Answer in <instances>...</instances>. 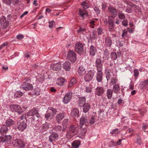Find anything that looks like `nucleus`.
I'll return each instance as SVG.
<instances>
[{
  "instance_id": "1",
  "label": "nucleus",
  "mask_w": 148,
  "mask_h": 148,
  "mask_svg": "<svg viewBox=\"0 0 148 148\" xmlns=\"http://www.w3.org/2000/svg\"><path fill=\"white\" fill-rule=\"evenodd\" d=\"M78 132V126L77 125H71L66 134V137L71 139L74 136L77 134Z\"/></svg>"
},
{
  "instance_id": "2",
  "label": "nucleus",
  "mask_w": 148,
  "mask_h": 148,
  "mask_svg": "<svg viewBox=\"0 0 148 148\" xmlns=\"http://www.w3.org/2000/svg\"><path fill=\"white\" fill-rule=\"evenodd\" d=\"M88 121L87 119H85L84 117L81 118L80 120V126L81 128L83 130L82 133H81V135H83L86 132L85 127L88 124Z\"/></svg>"
},
{
  "instance_id": "3",
  "label": "nucleus",
  "mask_w": 148,
  "mask_h": 148,
  "mask_svg": "<svg viewBox=\"0 0 148 148\" xmlns=\"http://www.w3.org/2000/svg\"><path fill=\"white\" fill-rule=\"evenodd\" d=\"M104 23L105 25H107L108 27V30L110 32H113L114 30V25L113 19L110 17H108V20L104 21Z\"/></svg>"
},
{
  "instance_id": "4",
  "label": "nucleus",
  "mask_w": 148,
  "mask_h": 148,
  "mask_svg": "<svg viewBox=\"0 0 148 148\" xmlns=\"http://www.w3.org/2000/svg\"><path fill=\"white\" fill-rule=\"evenodd\" d=\"M12 143L13 146L16 148H23L25 146L23 141L20 139L13 140Z\"/></svg>"
},
{
  "instance_id": "5",
  "label": "nucleus",
  "mask_w": 148,
  "mask_h": 148,
  "mask_svg": "<svg viewBox=\"0 0 148 148\" xmlns=\"http://www.w3.org/2000/svg\"><path fill=\"white\" fill-rule=\"evenodd\" d=\"M10 108L12 112H16L19 114H21L23 112L21 107L18 105H12Z\"/></svg>"
},
{
  "instance_id": "6",
  "label": "nucleus",
  "mask_w": 148,
  "mask_h": 148,
  "mask_svg": "<svg viewBox=\"0 0 148 148\" xmlns=\"http://www.w3.org/2000/svg\"><path fill=\"white\" fill-rule=\"evenodd\" d=\"M95 71L93 70H90L85 74L84 77V79L86 82H89L93 78L95 74Z\"/></svg>"
},
{
  "instance_id": "7",
  "label": "nucleus",
  "mask_w": 148,
  "mask_h": 148,
  "mask_svg": "<svg viewBox=\"0 0 148 148\" xmlns=\"http://www.w3.org/2000/svg\"><path fill=\"white\" fill-rule=\"evenodd\" d=\"M108 10L109 14L110 15V16L109 17L112 18L116 17L117 13L116 9L112 6H109L108 8Z\"/></svg>"
},
{
  "instance_id": "8",
  "label": "nucleus",
  "mask_w": 148,
  "mask_h": 148,
  "mask_svg": "<svg viewBox=\"0 0 148 148\" xmlns=\"http://www.w3.org/2000/svg\"><path fill=\"white\" fill-rule=\"evenodd\" d=\"M26 123L24 121L17 122V128L20 131L23 132L26 127Z\"/></svg>"
},
{
  "instance_id": "9",
  "label": "nucleus",
  "mask_w": 148,
  "mask_h": 148,
  "mask_svg": "<svg viewBox=\"0 0 148 148\" xmlns=\"http://www.w3.org/2000/svg\"><path fill=\"white\" fill-rule=\"evenodd\" d=\"M67 58L71 62H74L76 60V55L74 51H70L68 54Z\"/></svg>"
},
{
  "instance_id": "10",
  "label": "nucleus",
  "mask_w": 148,
  "mask_h": 148,
  "mask_svg": "<svg viewBox=\"0 0 148 148\" xmlns=\"http://www.w3.org/2000/svg\"><path fill=\"white\" fill-rule=\"evenodd\" d=\"M21 88L24 90H27L32 89L33 87L32 85L30 83L24 82L21 85Z\"/></svg>"
},
{
  "instance_id": "11",
  "label": "nucleus",
  "mask_w": 148,
  "mask_h": 148,
  "mask_svg": "<svg viewBox=\"0 0 148 148\" xmlns=\"http://www.w3.org/2000/svg\"><path fill=\"white\" fill-rule=\"evenodd\" d=\"M72 92H69L67 93L63 98V101L64 103L66 104L68 103L71 99Z\"/></svg>"
},
{
  "instance_id": "12",
  "label": "nucleus",
  "mask_w": 148,
  "mask_h": 148,
  "mask_svg": "<svg viewBox=\"0 0 148 148\" xmlns=\"http://www.w3.org/2000/svg\"><path fill=\"white\" fill-rule=\"evenodd\" d=\"M75 49L76 51L80 54L83 51V46L82 44L77 42L75 45Z\"/></svg>"
},
{
  "instance_id": "13",
  "label": "nucleus",
  "mask_w": 148,
  "mask_h": 148,
  "mask_svg": "<svg viewBox=\"0 0 148 148\" xmlns=\"http://www.w3.org/2000/svg\"><path fill=\"white\" fill-rule=\"evenodd\" d=\"M8 22L6 21L5 18L4 16H2L0 19V23L2 27L4 28H7L8 25Z\"/></svg>"
},
{
  "instance_id": "14",
  "label": "nucleus",
  "mask_w": 148,
  "mask_h": 148,
  "mask_svg": "<svg viewBox=\"0 0 148 148\" xmlns=\"http://www.w3.org/2000/svg\"><path fill=\"white\" fill-rule=\"evenodd\" d=\"M97 72L96 74V79L99 82H102L103 78V73L102 72L103 69L97 70Z\"/></svg>"
},
{
  "instance_id": "15",
  "label": "nucleus",
  "mask_w": 148,
  "mask_h": 148,
  "mask_svg": "<svg viewBox=\"0 0 148 148\" xmlns=\"http://www.w3.org/2000/svg\"><path fill=\"white\" fill-rule=\"evenodd\" d=\"M78 14L79 16L82 18V19H84L86 17L88 16V13L85 10L80 9L79 10Z\"/></svg>"
},
{
  "instance_id": "16",
  "label": "nucleus",
  "mask_w": 148,
  "mask_h": 148,
  "mask_svg": "<svg viewBox=\"0 0 148 148\" xmlns=\"http://www.w3.org/2000/svg\"><path fill=\"white\" fill-rule=\"evenodd\" d=\"M64 117V114L63 112H60L58 114L56 117V120L58 123L62 120Z\"/></svg>"
},
{
  "instance_id": "17",
  "label": "nucleus",
  "mask_w": 148,
  "mask_h": 148,
  "mask_svg": "<svg viewBox=\"0 0 148 148\" xmlns=\"http://www.w3.org/2000/svg\"><path fill=\"white\" fill-rule=\"evenodd\" d=\"M50 67L52 69L55 71H58L61 69V66L59 63L52 64L51 65Z\"/></svg>"
},
{
  "instance_id": "18",
  "label": "nucleus",
  "mask_w": 148,
  "mask_h": 148,
  "mask_svg": "<svg viewBox=\"0 0 148 148\" xmlns=\"http://www.w3.org/2000/svg\"><path fill=\"white\" fill-rule=\"evenodd\" d=\"M79 113V111L76 108H75L73 109L71 111V115L72 117L75 119L78 117Z\"/></svg>"
},
{
  "instance_id": "19",
  "label": "nucleus",
  "mask_w": 148,
  "mask_h": 148,
  "mask_svg": "<svg viewBox=\"0 0 148 148\" xmlns=\"http://www.w3.org/2000/svg\"><path fill=\"white\" fill-rule=\"evenodd\" d=\"M103 92V90L101 87H98L95 90L96 94L98 96L101 95Z\"/></svg>"
},
{
  "instance_id": "20",
  "label": "nucleus",
  "mask_w": 148,
  "mask_h": 148,
  "mask_svg": "<svg viewBox=\"0 0 148 148\" xmlns=\"http://www.w3.org/2000/svg\"><path fill=\"white\" fill-rule=\"evenodd\" d=\"M95 62L97 70L103 69L102 64L100 60L98 58L97 59Z\"/></svg>"
},
{
  "instance_id": "21",
  "label": "nucleus",
  "mask_w": 148,
  "mask_h": 148,
  "mask_svg": "<svg viewBox=\"0 0 148 148\" xmlns=\"http://www.w3.org/2000/svg\"><path fill=\"white\" fill-rule=\"evenodd\" d=\"M65 79H64L60 77L57 79L56 80V83L59 86H62L64 83Z\"/></svg>"
},
{
  "instance_id": "22",
  "label": "nucleus",
  "mask_w": 148,
  "mask_h": 148,
  "mask_svg": "<svg viewBox=\"0 0 148 148\" xmlns=\"http://www.w3.org/2000/svg\"><path fill=\"white\" fill-rule=\"evenodd\" d=\"M97 52V50L95 47L92 45L90 46V53L91 56H94Z\"/></svg>"
},
{
  "instance_id": "23",
  "label": "nucleus",
  "mask_w": 148,
  "mask_h": 148,
  "mask_svg": "<svg viewBox=\"0 0 148 148\" xmlns=\"http://www.w3.org/2000/svg\"><path fill=\"white\" fill-rule=\"evenodd\" d=\"M47 112H49L50 114L53 117L57 113V110L52 107H51L48 109Z\"/></svg>"
},
{
  "instance_id": "24",
  "label": "nucleus",
  "mask_w": 148,
  "mask_h": 148,
  "mask_svg": "<svg viewBox=\"0 0 148 148\" xmlns=\"http://www.w3.org/2000/svg\"><path fill=\"white\" fill-rule=\"evenodd\" d=\"M81 145V142L79 140L73 141L72 143L71 146L73 148H78Z\"/></svg>"
},
{
  "instance_id": "25",
  "label": "nucleus",
  "mask_w": 148,
  "mask_h": 148,
  "mask_svg": "<svg viewBox=\"0 0 148 148\" xmlns=\"http://www.w3.org/2000/svg\"><path fill=\"white\" fill-rule=\"evenodd\" d=\"M113 90L114 93L117 94L119 92L120 88L118 84H115L113 87Z\"/></svg>"
},
{
  "instance_id": "26",
  "label": "nucleus",
  "mask_w": 148,
  "mask_h": 148,
  "mask_svg": "<svg viewBox=\"0 0 148 148\" xmlns=\"http://www.w3.org/2000/svg\"><path fill=\"white\" fill-rule=\"evenodd\" d=\"M86 99L84 97H81L79 98V106L80 107H82L86 103Z\"/></svg>"
},
{
  "instance_id": "27",
  "label": "nucleus",
  "mask_w": 148,
  "mask_h": 148,
  "mask_svg": "<svg viewBox=\"0 0 148 148\" xmlns=\"http://www.w3.org/2000/svg\"><path fill=\"white\" fill-rule=\"evenodd\" d=\"M8 126L6 125H3L1 127L0 130V132L2 134H6L8 130Z\"/></svg>"
},
{
  "instance_id": "28",
  "label": "nucleus",
  "mask_w": 148,
  "mask_h": 148,
  "mask_svg": "<svg viewBox=\"0 0 148 148\" xmlns=\"http://www.w3.org/2000/svg\"><path fill=\"white\" fill-rule=\"evenodd\" d=\"M15 123L14 121L10 119H7L5 121V124L8 127H10V126L14 125Z\"/></svg>"
},
{
  "instance_id": "29",
  "label": "nucleus",
  "mask_w": 148,
  "mask_h": 148,
  "mask_svg": "<svg viewBox=\"0 0 148 148\" xmlns=\"http://www.w3.org/2000/svg\"><path fill=\"white\" fill-rule=\"evenodd\" d=\"M82 107H83V112L86 113L88 112L90 109V105L88 103H86Z\"/></svg>"
},
{
  "instance_id": "30",
  "label": "nucleus",
  "mask_w": 148,
  "mask_h": 148,
  "mask_svg": "<svg viewBox=\"0 0 148 148\" xmlns=\"http://www.w3.org/2000/svg\"><path fill=\"white\" fill-rule=\"evenodd\" d=\"M58 136V135L56 133L52 134L50 136L49 140L51 142H52L57 138Z\"/></svg>"
},
{
  "instance_id": "31",
  "label": "nucleus",
  "mask_w": 148,
  "mask_h": 148,
  "mask_svg": "<svg viewBox=\"0 0 148 148\" xmlns=\"http://www.w3.org/2000/svg\"><path fill=\"white\" fill-rule=\"evenodd\" d=\"M63 67L66 71H69L71 68L70 63L69 62H65L63 64Z\"/></svg>"
},
{
  "instance_id": "32",
  "label": "nucleus",
  "mask_w": 148,
  "mask_h": 148,
  "mask_svg": "<svg viewBox=\"0 0 148 148\" xmlns=\"http://www.w3.org/2000/svg\"><path fill=\"white\" fill-rule=\"evenodd\" d=\"M78 72L80 76H82L85 72V69L83 66H80L78 68Z\"/></svg>"
},
{
  "instance_id": "33",
  "label": "nucleus",
  "mask_w": 148,
  "mask_h": 148,
  "mask_svg": "<svg viewBox=\"0 0 148 148\" xmlns=\"http://www.w3.org/2000/svg\"><path fill=\"white\" fill-rule=\"evenodd\" d=\"M37 110L35 108H33L30 110L27 113L28 116H33L35 114L37 113Z\"/></svg>"
},
{
  "instance_id": "34",
  "label": "nucleus",
  "mask_w": 148,
  "mask_h": 148,
  "mask_svg": "<svg viewBox=\"0 0 148 148\" xmlns=\"http://www.w3.org/2000/svg\"><path fill=\"white\" fill-rule=\"evenodd\" d=\"M111 72L110 69H106L105 71V74L106 75V77L107 81L110 79L111 77L110 73Z\"/></svg>"
},
{
  "instance_id": "35",
  "label": "nucleus",
  "mask_w": 148,
  "mask_h": 148,
  "mask_svg": "<svg viewBox=\"0 0 148 148\" xmlns=\"http://www.w3.org/2000/svg\"><path fill=\"white\" fill-rule=\"evenodd\" d=\"M103 58L105 60H108L109 58V53L107 49H105L104 51V56Z\"/></svg>"
},
{
  "instance_id": "36",
  "label": "nucleus",
  "mask_w": 148,
  "mask_h": 148,
  "mask_svg": "<svg viewBox=\"0 0 148 148\" xmlns=\"http://www.w3.org/2000/svg\"><path fill=\"white\" fill-rule=\"evenodd\" d=\"M113 93V90L111 89H108L107 90V94L108 98L110 99L112 97Z\"/></svg>"
},
{
  "instance_id": "37",
  "label": "nucleus",
  "mask_w": 148,
  "mask_h": 148,
  "mask_svg": "<svg viewBox=\"0 0 148 148\" xmlns=\"http://www.w3.org/2000/svg\"><path fill=\"white\" fill-rule=\"evenodd\" d=\"M5 143L9 144L11 140V137L10 136H4Z\"/></svg>"
},
{
  "instance_id": "38",
  "label": "nucleus",
  "mask_w": 148,
  "mask_h": 148,
  "mask_svg": "<svg viewBox=\"0 0 148 148\" xmlns=\"http://www.w3.org/2000/svg\"><path fill=\"white\" fill-rule=\"evenodd\" d=\"M140 85L142 88H143L145 87L148 85V79H146L144 81H142L140 84Z\"/></svg>"
},
{
  "instance_id": "39",
  "label": "nucleus",
  "mask_w": 148,
  "mask_h": 148,
  "mask_svg": "<svg viewBox=\"0 0 148 148\" xmlns=\"http://www.w3.org/2000/svg\"><path fill=\"white\" fill-rule=\"evenodd\" d=\"M105 43L106 45L108 46H110L112 44V41L110 38H106L105 39Z\"/></svg>"
},
{
  "instance_id": "40",
  "label": "nucleus",
  "mask_w": 148,
  "mask_h": 148,
  "mask_svg": "<svg viewBox=\"0 0 148 148\" xmlns=\"http://www.w3.org/2000/svg\"><path fill=\"white\" fill-rule=\"evenodd\" d=\"M68 124V120L67 119H64L62 122V125L64 128L63 130H65Z\"/></svg>"
},
{
  "instance_id": "41",
  "label": "nucleus",
  "mask_w": 148,
  "mask_h": 148,
  "mask_svg": "<svg viewBox=\"0 0 148 148\" xmlns=\"http://www.w3.org/2000/svg\"><path fill=\"white\" fill-rule=\"evenodd\" d=\"M76 81L75 79L73 78L70 81L68 87H71L72 86L75 85L76 83Z\"/></svg>"
},
{
  "instance_id": "42",
  "label": "nucleus",
  "mask_w": 148,
  "mask_h": 148,
  "mask_svg": "<svg viewBox=\"0 0 148 148\" xmlns=\"http://www.w3.org/2000/svg\"><path fill=\"white\" fill-rule=\"evenodd\" d=\"M45 117L47 120H50L53 117L49 112H47V111L46 113L45 114Z\"/></svg>"
},
{
  "instance_id": "43",
  "label": "nucleus",
  "mask_w": 148,
  "mask_h": 148,
  "mask_svg": "<svg viewBox=\"0 0 148 148\" xmlns=\"http://www.w3.org/2000/svg\"><path fill=\"white\" fill-rule=\"evenodd\" d=\"M23 94V93L20 91H18L16 92L14 95L15 98H18L21 96Z\"/></svg>"
},
{
  "instance_id": "44",
  "label": "nucleus",
  "mask_w": 148,
  "mask_h": 148,
  "mask_svg": "<svg viewBox=\"0 0 148 148\" xmlns=\"http://www.w3.org/2000/svg\"><path fill=\"white\" fill-rule=\"evenodd\" d=\"M81 5L84 10H86L88 8V5L86 1L83 2L81 4Z\"/></svg>"
},
{
  "instance_id": "45",
  "label": "nucleus",
  "mask_w": 148,
  "mask_h": 148,
  "mask_svg": "<svg viewBox=\"0 0 148 148\" xmlns=\"http://www.w3.org/2000/svg\"><path fill=\"white\" fill-rule=\"evenodd\" d=\"M110 57L111 59L113 60H115L117 58V55L116 53L113 52L111 53Z\"/></svg>"
},
{
  "instance_id": "46",
  "label": "nucleus",
  "mask_w": 148,
  "mask_h": 148,
  "mask_svg": "<svg viewBox=\"0 0 148 148\" xmlns=\"http://www.w3.org/2000/svg\"><path fill=\"white\" fill-rule=\"evenodd\" d=\"M49 124L48 123H46L43 125L42 129L44 131L47 130L49 128Z\"/></svg>"
},
{
  "instance_id": "47",
  "label": "nucleus",
  "mask_w": 148,
  "mask_h": 148,
  "mask_svg": "<svg viewBox=\"0 0 148 148\" xmlns=\"http://www.w3.org/2000/svg\"><path fill=\"white\" fill-rule=\"evenodd\" d=\"M92 88L91 86L89 85L88 86L86 87L85 91L87 93L90 92L91 91Z\"/></svg>"
},
{
  "instance_id": "48",
  "label": "nucleus",
  "mask_w": 148,
  "mask_h": 148,
  "mask_svg": "<svg viewBox=\"0 0 148 148\" xmlns=\"http://www.w3.org/2000/svg\"><path fill=\"white\" fill-rule=\"evenodd\" d=\"M34 94L35 95L38 96L40 94V89L38 88H36L34 90Z\"/></svg>"
},
{
  "instance_id": "49",
  "label": "nucleus",
  "mask_w": 148,
  "mask_h": 148,
  "mask_svg": "<svg viewBox=\"0 0 148 148\" xmlns=\"http://www.w3.org/2000/svg\"><path fill=\"white\" fill-rule=\"evenodd\" d=\"M118 16L119 18L121 19H123L125 18L124 14L121 12L119 13Z\"/></svg>"
},
{
  "instance_id": "50",
  "label": "nucleus",
  "mask_w": 148,
  "mask_h": 148,
  "mask_svg": "<svg viewBox=\"0 0 148 148\" xmlns=\"http://www.w3.org/2000/svg\"><path fill=\"white\" fill-rule=\"evenodd\" d=\"M95 121L96 119L95 117L94 116H92L90 119L89 123L90 124L92 125L95 123Z\"/></svg>"
},
{
  "instance_id": "51",
  "label": "nucleus",
  "mask_w": 148,
  "mask_h": 148,
  "mask_svg": "<svg viewBox=\"0 0 148 148\" xmlns=\"http://www.w3.org/2000/svg\"><path fill=\"white\" fill-rule=\"evenodd\" d=\"M117 81V79L116 78L114 77L111 79V82H110V84H116V83Z\"/></svg>"
},
{
  "instance_id": "52",
  "label": "nucleus",
  "mask_w": 148,
  "mask_h": 148,
  "mask_svg": "<svg viewBox=\"0 0 148 148\" xmlns=\"http://www.w3.org/2000/svg\"><path fill=\"white\" fill-rule=\"evenodd\" d=\"M98 34L99 35H101L103 33V29L102 28L100 27L98 28L97 30Z\"/></svg>"
},
{
  "instance_id": "53",
  "label": "nucleus",
  "mask_w": 148,
  "mask_h": 148,
  "mask_svg": "<svg viewBox=\"0 0 148 148\" xmlns=\"http://www.w3.org/2000/svg\"><path fill=\"white\" fill-rule=\"evenodd\" d=\"M134 75L135 77H137L139 75V72L137 69H134Z\"/></svg>"
},
{
  "instance_id": "54",
  "label": "nucleus",
  "mask_w": 148,
  "mask_h": 148,
  "mask_svg": "<svg viewBox=\"0 0 148 148\" xmlns=\"http://www.w3.org/2000/svg\"><path fill=\"white\" fill-rule=\"evenodd\" d=\"M119 131L118 129L116 128L113 130L112 132H110V133L112 134H118L119 133Z\"/></svg>"
},
{
  "instance_id": "55",
  "label": "nucleus",
  "mask_w": 148,
  "mask_h": 148,
  "mask_svg": "<svg viewBox=\"0 0 148 148\" xmlns=\"http://www.w3.org/2000/svg\"><path fill=\"white\" fill-rule=\"evenodd\" d=\"M127 32L124 30H123V33L122 34V37L124 38H125V37L127 36Z\"/></svg>"
},
{
  "instance_id": "56",
  "label": "nucleus",
  "mask_w": 148,
  "mask_h": 148,
  "mask_svg": "<svg viewBox=\"0 0 148 148\" xmlns=\"http://www.w3.org/2000/svg\"><path fill=\"white\" fill-rule=\"evenodd\" d=\"M3 3L8 5H10L11 3L12 0H2Z\"/></svg>"
},
{
  "instance_id": "57",
  "label": "nucleus",
  "mask_w": 148,
  "mask_h": 148,
  "mask_svg": "<svg viewBox=\"0 0 148 148\" xmlns=\"http://www.w3.org/2000/svg\"><path fill=\"white\" fill-rule=\"evenodd\" d=\"M24 37V36L21 34L18 35L16 37V38L19 40H21Z\"/></svg>"
},
{
  "instance_id": "58",
  "label": "nucleus",
  "mask_w": 148,
  "mask_h": 148,
  "mask_svg": "<svg viewBox=\"0 0 148 148\" xmlns=\"http://www.w3.org/2000/svg\"><path fill=\"white\" fill-rule=\"evenodd\" d=\"M54 129L57 131H60L62 130V127L58 125L56 126Z\"/></svg>"
},
{
  "instance_id": "59",
  "label": "nucleus",
  "mask_w": 148,
  "mask_h": 148,
  "mask_svg": "<svg viewBox=\"0 0 148 148\" xmlns=\"http://www.w3.org/2000/svg\"><path fill=\"white\" fill-rule=\"evenodd\" d=\"M85 31V29L83 28H82L81 27L79 28V29L77 30V32L78 33H80V34H82Z\"/></svg>"
},
{
  "instance_id": "60",
  "label": "nucleus",
  "mask_w": 148,
  "mask_h": 148,
  "mask_svg": "<svg viewBox=\"0 0 148 148\" xmlns=\"http://www.w3.org/2000/svg\"><path fill=\"white\" fill-rule=\"evenodd\" d=\"M94 10L97 13L99 14L100 13V11L98 7H95L94 8Z\"/></svg>"
},
{
  "instance_id": "61",
  "label": "nucleus",
  "mask_w": 148,
  "mask_h": 148,
  "mask_svg": "<svg viewBox=\"0 0 148 148\" xmlns=\"http://www.w3.org/2000/svg\"><path fill=\"white\" fill-rule=\"evenodd\" d=\"M55 22L53 21L49 22V27L50 28H51L53 27V25L54 24Z\"/></svg>"
},
{
  "instance_id": "62",
  "label": "nucleus",
  "mask_w": 148,
  "mask_h": 148,
  "mask_svg": "<svg viewBox=\"0 0 148 148\" xmlns=\"http://www.w3.org/2000/svg\"><path fill=\"white\" fill-rule=\"evenodd\" d=\"M44 80V78L43 77L41 76L39 78L38 77L36 80L37 81L41 82H42Z\"/></svg>"
},
{
  "instance_id": "63",
  "label": "nucleus",
  "mask_w": 148,
  "mask_h": 148,
  "mask_svg": "<svg viewBox=\"0 0 148 148\" xmlns=\"http://www.w3.org/2000/svg\"><path fill=\"white\" fill-rule=\"evenodd\" d=\"M122 23L123 25L124 26H126L128 24V21L126 20H124L122 21Z\"/></svg>"
},
{
  "instance_id": "64",
  "label": "nucleus",
  "mask_w": 148,
  "mask_h": 148,
  "mask_svg": "<svg viewBox=\"0 0 148 148\" xmlns=\"http://www.w3.org/2000/svg\"><path fill=\"white\" fill-rule=\"evenodd\" d=\"M5 140L4 136L3 137H0V143H5Z\"/></svg>"
}]
</instances>
